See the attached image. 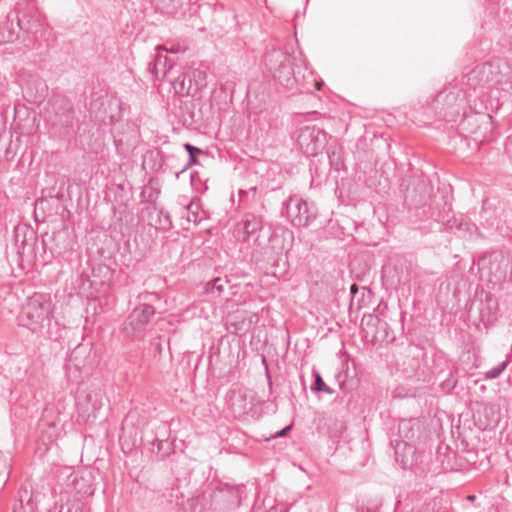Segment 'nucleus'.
Wrapping results in <instances>:
<instances>
[{"mask_svg":"<svg viewBox=\"0 0 512 512\" xmlns=\"http://www.w3.org/2000/svg\"><path fill=\"white\" fill-rule=\"evenodd\" d=\"M464 79L474 96L469 100L472 113L482 114L492 106L491 93L495 89L502 84L512 88V66L505 59L496 58L475 66Z\"/></svg>","mask_w":512,"mask_h":512,"instance_id":"nucleus-1","label":"nucleus"},{"mask_svg":"<svg viewBox=\"0 0 512 512\" xmlns=\"http://www.w3.org/2000/svg\"><path fill=\"white\" fill-rule=\"evenodd\" d=\"M274 56L279 61V66L273 72V79L281 86L289 90H297L300 93L311 92L312 88L320 89L311 71H307L306 67L294 68L293 58L289 54L280 51L274 52L269 54L267 59L271 61Z\"/></svg>","mask_w":512,"mask_h":512,"instance_id":"nucleus-2","label":"nucleus"},{"mask_svg":"<svg viewBox=\"0 0 512 512\" xmlns=\"http://www.w3.org/2000/svg\"><path fill=\"white\" fill-rule=\"evenodd\" d=\"M469 100H474V96L468 87L463 91L456 85H452L437 93L432 101V108L439 118L456 122L463 120L468 111L472 112Z\"/></svg>","mask_w":512,"mask_h":512,"instance_id":"nucleus-3","label":"nucleus"},{"mask_svg":"<svg viewBox=\"0 0 512 512\" xmlns=\"http://www.w3.org/2000/svg\"><path fill=\"white\" fill-rule=\"evenodd\" d=\"M53 314V304L49 294L34 293L24 304L19 315V324L33 333L48 329Z\"/></svg>","mask_w":512,"mask_h":512,"instance_id":"nucleus-4","label":"nucleus"},{"mask_svg":"<svg viewBox=\"0 0 512 512\" xmlns=\"http://www.w3.org/2000/svg\"><path fill=\"white\" fill-rule=\"evenodd\" d=\"M422 432L421 421L417 418L401 419L398 423V436L390 444L394 449L395 459L403 468L413 464L416 452L415 444Z\"/></svg>","mask_w":512,"mask_h":512,"instance_id":"nucleus-5","label":"nucleus"},{"mask_svg":"<svg viewBox=\"0 0 512 512\" xmlns=\"http://www.w3.org/2000/svg\"><path fill=\"white\" fill-rule=\"evenodd\" d=\"M282 213L286 214L294 227H308L316 219L318 210L314 203L293 195L283 202Z\"/></svg>","mask_w":512,"mask_h":512,"instance_id":"nucleus-6","label":"nucleus"},{"mask_svg":"<svg viewBox=\"0 0 512 512\" xmlns=\"http://www.w3.org/2000/svg\"><path fill=\"white\" fill-rule=\"evenodd\" d=\"M226 403L234 417L254 416L260 403L256 393L247 388L230 389L226 395Z\"/></svg>","mask_w":512,"mask_h":512,"instance_id":"nucleus-7","label":"nucleus"},{"mask_svg":"<svg viewBox=\"0 0 512 512\" xmlns=\"http://www.w3.org/2000/svg\"><path fill=\"white\" fill-rule=\"evenodd\" d=\"M327 143V133L316 125H305L297 132V144L307 157L318 155Z\"/></svg>","mask_w":512,"mask_h":512,"instance_id":"nucleus-8","label":"nucleus"},{"mask_svg":"<svg viewBox=\"0 0 512 512\" xmlns=\"http://www.w3.org/2000/svg\"><path fill=\"white\" fill-rule=\"evenodd\" d=\"M363 331L366 337L371 336L373 345H387L395 340V335L387 322L379 317L368 315L362 320Z\"/></svg>","mask_w":512,"mask_h":512,"instance_id":"nucleus-9","label":"nucleus"},{"mask_svg":"<svg viewBox=\"0 0 512 512\" xmlns=\"http://www.w3.org/2000/svg\"><path fill=\"white\" fill-rule=\"evenodd\" d=\"M175 83L180 85V92L195 94L206 86V72L201 69H193L183 76H178Z\"/></svg>","mask_w":512,"mask_h":512,"instance_id":"nucleus-10","label":"nucleus"},{"mask_svg":"<svg viewBox=\"0 0 512 512\" xmlns=\"http://www.w3.org/2000/svg\"><path fill=\"white\" fill-rule=\"evenodd\" d=\"M102 406V396L99 392L88 393L84 400L77 401L78 412L86 421L95 420Z\"/></svg>","mask_w":512,"mask_h":512,"instance_id":"nucleus-11","label":"nucleus"},{"mask_svg":"<svg viewBox=\"0 0 512 512\" xmlns=\"http://www.w3.org/2000/svg\"><path fill=\"white\" fill-rule=\"evenodd\" d=\"M262 228V217L254 213H245L241 221H239L236 226L237 233L243 235L244 241H247L251 237H255L257 239Z\"/></svg>","mask_w":512,"mask_h":512,"instance_id":"nucleus-12","label":"nucleus"},{"mask_svg":"<svg viewBox=\"0 0 512 512\" xmlns=\"http://www.w3.org/2000/svg\"><path fill=\"white\" fill-rule=\"evenodd\" d=\"M174 66L173 59L169 58L167 55L162 54V52L157 51V54L154 56L152 62L149 63V71L154 75V77L158 80H170V74L172 72V68Z\"/></svg>","mask_w":512,"mask_h":512,"instance_id":"nucleus-13","label":"nucleus"},{"mask_svg":"<svg viewBox=\"0 0 512 512\" xmlns=\"http://www.w3.org/2000/svg\"><path fill=\"white\" fill-rule=\"evenodd\" d=\"M155 314V308L150 304H141L133 309L128 317L134 331H140Z\"/></svg>","mask_w":512,"mask_h":512,"instance_id":"nucleus-14","label":"nucleus"},{"mask_svg":"<svg viewBox=\"0 0 512 512\" xmlns=\"http://www.w3.org/2000/svg\"><path fill=\"white\" fill-rule=\"evenodd\" d=\"M62 108L66 111L65 114H61L59 117H56L54 121V125H59L64 129V133H69L74 126L75 123V111L73 104L67 98H62Z\"/></svg>","mask_w":512,"mask_h":512,"instance_id":"nucleus-15","label":"nucleus"},{"mask_svg":"<svg viewBox=\"0 0 512 512\" xmlns=\"http://www.w3.org/2000/svg\"><path fill=\"white\" fill-rule=\"evenodd\" d=\"M225 325L229 333L242 335L249 330L250 322L246 320L243 313L237 312L227 317Z\"/></svg>","mask_w":512,"mask_h":512,"instance_id":"nucleus-16","label":"nucleus"},{"mask_svg":"<svg viewBox=\"0 0 512 512\" xmlns=\"http://www.w3.org/2000/svg\"><path fill=\"white\" fill-rule=\"evenodd\" d=\"M36 505L27 490H19L18 499L13 505V512H35Z\"/></svg>","mask_w":512,"mask_h":512,"instance_id":"nucleus-17","label":"nucleus"},{"mask_svg":"<svg viewBox=\"0 0 512 512\" xmlns=\"http://www.w3.org/2000/svg\"><path fill=\"white\" fill-rule=\"evenodd\" d=\"M163 11L166 15L177 20L184 19L186 15L180 0H165Z\"/></svg>","mask_w":512,"mask_h":512,"instance_id":"nucleus-18","label":"nucleus"},{"mask_svg":"<svg viewBox=\"0 0 512 512\" xmlns=\"http://www.w3.org/2000/svg\"><path fill=\"white\" fill-rule=\"evenodd\" d=\"M201 210L200 200L198 198H193L187 204V210H184L182 217H185L187 222L197 224L201 221V217L199 216V212Z\"/></svg>","mask_w":512,"mask_h":512,"instance_id":"nucleus-19","label":"nucleus"},{"mask_svg":"<svg viewBox=\"0 0 512 512\" xmlns=\"http://www.w3.org/2000/svg\"><path fill=\"white\" fill-rule=\"evenodd\" d=\"M229 284L226 277H216L205 284V292L215 296H221L225 287Z\"/></svg>","mask_w":512,"mask_h":512,"instance_id":"nucleus-20","label":"nucleus"},{"mask_svg":"<svg viewBox=\"0 0 512 512\" xmlns=\"http://www.w3.org/2000/svg\"><path fill=\"white\" fill-rule=\"evenodd\" d=\"M12 25L8 20L0 25V43L13 42L17 39L18 34Z\"/></svg>","mask_w":512,"mask_h":512,"instance_id":"nucleus-21","label":"nucleus"},{"mask_svg":"<svg viewBox=\"0 0 512 512\" xmlns=\"http://www.w3.org/2000/svg\"><path fill=\"white\" fill-rule=\"evenodd\" d=\"M159 194L160 190L150 182L142 188L140 199L145 203H155Z\"/></svg>","mask_w":512,"mask_h":512,"instance_id":"nucleus-22","label":"nucleus"},{"mask_svg":"<svg viewBox=\"0 0 512 512\" xmlns=\"http://www.w3.org/2000/svg\"><path fill=\"white\" fill-rule=\"evenodd\" d=\"M17 26L19 29L24 30L27 33H36L38 32L40 21L38 18H32L31 20L26 19V16L17 17Z\"/></svg>","mask_w":512,"mask_h":512,"instance_id":"nucleus-23","label":"nucleus"},{"mask_svg":"<svg viewBox=\"0 0 512 512\" xmlns=\"http://www.w3.org/2000/svg\"><path fill=\"white\" fill-rule=\"evenodd\" d=\"M314 376V384L311 387V390L316 393H326V394H333V390L326 385L324 380L322 379L321 375L317 371H313Z\"/></svg>","mask_w":512,"mask_h":512,"instance_id":"nucleus-24","label":"nucleus"},{"mask_svg":"<svg viewBox=\"0 0 512 512\" xmlns=\"http://www.w3.org/2000/svg\"><path fill=\"white\" fill-rule=\"evenodd\" d=\"M456 374H457L456 369L449 370L447 377L440 384L443 390L450 392L456 387V385H457V375Z\"/></svg>","mask_w":512,"mask_h":512,"instance_id":"nucleus-25","label":"nucleus"},{"mask_svg":"<svg viewBox=\"0 0 512 512\" xmlns=\"http://www.w3.org/2000/svg\"><path fill=\"white\" fill-rule=\"evenodd\" d=\"M507 361H502L492 369L486 371L483 373L484 379L486 380H493L500 377V375L504 372V370L507 368Z\"/></svg>","mask_w":512,"mask_h":512,"instance_id":"nucleus-26","label":"nucleus"},{"mask_svg":"<svg viewBox=\"0 0 512 512\" xmlns=\"http://www.w3.org/2000/svg\"><path fill=\"white\" fill-rule=\"evenodd\" d=\"M183 147L189 155V161H188L187 166L185 167V169H186L187 167H190V166L198 163V161L196 159V155L202 154L203 151L200 148H198L190 143H185L183 145Z\"/></svg>","mask_w":512,"mask_h":512,"instance_id":"nucleus-27","label":"nucleus"},{"mask_svg":"<svg viewBox=\"0 0 512 512\" xmlns=\"http://www.w3.org/2000/svg\"><path fill=\"white\" fill-rule=\"evenodd\" d=\"M9 465L4 458L0 457V488H3L9 478Z\"/></svg>","mask_w":512,"mask_h":512,"instance_id":"nucleus-28","label":"nucleus"},{"mask_svg":"<svg viewBox=\"0 0 512 512\" xmlns=\"http://www.w3.org/2000/svg\"><path fill=\"white\" fill-rule=\"evenodd\" d=\"M83 481H85V479L83 477H81L80 479H78L77 477L74 478L73 483L75 485V490L77 491V493L82 494V495L93 494V488L91 487V485H87L85 487L78 488V485L80 484V482H83Z\"/></svg>","mask_w":512,"mask_h":512,"instance_id":"nucleus-29","label":"nucleus"},{"mask_svg":"<svg viewBox=\"0 0 512 512\" xmlns=\"http://www.w3.org/2000/svg\"><path fill=\"white\" fill-rule=\"evenodd\" d=\"M159 224L162 226V228L164 229H169L171 228L172 226V222H171V219H170V215L168 212L164 211V210H160L159 211Z\"/></svg>","mask_w":512,"mask_h":512,"instance_id":"nucleus-30","label":"nucleus"},{"mask_svg":"<svg viewBox=\"0 0 512 512\" xmlns=\"http://www.w3.org/2000/svg\"><path fill=\"white\" fill-rule=\"evenodd\" d=\"M463 220H464V217L462 215H460L459 217L453 216L452 219L447 220L446 226H447V228H449L451 230H453V229L460 230L461 226L463 225Z\"/></svg>","mask_w":512,"mask_h":512,"instance_id":"nucleus-31","label":"nucleus"},{"mask_svg":"<svg viewBox=\"0 0 512 512\" xmlns=\"http://www.w3.org/2000/svg\"><path fill=\"white\" fill-rule=\"evenodd\" d=\"M56 117H59L61 114H65V110L62 108V98L57 100L53 105Z\"/></svg>","mask_w":512,"mask_h":512,"instance_id":"nucleus-32","label":"nucleus"},{"mask_svg":"<svg viewBox=\"0 0 512 512\" xmlns=\"http://www.w3.org/2000/svg\"><path fill=\"white\" fill-rule=\"evenodd\" d=\"M292 429V425H288L286 427H284L283 429L277 431L273 436L272 438H280V437H285Z\"/></svg>","mask_w":512,"mask_h":512,"instance_id":"nucleus-33","label":"nucleus"},{"mask_svg":"<svg viewBox=\"0 0 512 512\" xmlns=\"http://www.w3.org/2000/svg\"><path fill=\"white\" fill-rule=\"evenodd\" d=\"M190 201L187 196H179L177 203L183 207V210H187V204H189Z\"/></svg>","mask_w":512,"mask_h":512,"instance_id":"nucleus-34","label":"nucleus"},{"mask_svg":"<svg viewBox=\"0 0 512 512\" xmlns=\"http://www.w3.org/2000/svg\"><path fill=\"white\" fill-rule=\"evenodd\" d=\"M156 50H157V51H160V52L164 51V52H166V53L177 54V53L179 52V47H177V48H174V47H173V48H171L170 50H168V49H166L164 46H162V45H158V46L156 47Z\"/></svg>","mask_w":512,"mask_h":512,"instance_id":"nucleus-35","label":"nucleus"},{"mask_svg":"<svg viewBox=\"0 0 512 512\" xmlns=\"http://www.w3.org/2000/svg\"><path fill=\"white\" fill-rule=\"evenodd\" d=\"M505 149L508 153L512 154V135L507 137L505 141Z\"/></svg>","mask_w":512,"mask_h":512,"instance_id":"nucleus-36","label":"nucleus"},{"mask_svg":"<svg viewBox=\"0 0 512 512\" xmlns=\"http://www.w3.org/2000/svg\"><path fill=\"white\" fill-rule=\"evenodd\" d=\"M49 512H71V509L69 506L61 505L59 510L58 507L55 506L53 510H49Z\"/></svg>","mask_w":512,"mask_h":512,"instance_id":"nucleus-37","label":"nucleus"},{"mask_svg":"<svg viewBox=\"0 0 512 512\" xmlns=\"http://www.w3.org/2000/svg\"><path fill=\"white\" fill-rule=\"evenodd\" d=\"M499 422V418L497 415H493L489 423L484 427L486 429L488 426H495Z\"/></svg>","mask_w":512,"mask_h":512,"instance_id":"nucleus-38","label":"nucleus"},{"mask_svg":"<svg viewBox=\"0 0 512 512\" xmlns=\"http://www.w3.org/2000/svg\"><path fill=\"white\" fill-rule=\"evenodd\" d=\"M327 155H328V158H329V160H330V163L333 165L334 160H335L336 155H337V154H336V152H335V151H330V150H328V151H327Z\"/></svg>","mask_w":512,"mask_h":512,"instance_id":"nucleus-39","label":"nucleus"},{"mask_svg":"<svg viewBox=\"0 0 512 512\" xmlns=\"http://www.w3.org/2000/svg\"><path fill=\"white\" fill-rule=\"evenodd\" d=\"M261 112H263V109H260V110L258 111V110H256V108H255V107L250 106V114H258V113H261Z\"/></svg>","mask_w":512,"mask_h":512,"instance_id":"nucleus-40","label":"nucleus"},{"mask_svg":"<svg viewBox=\"0 0 512 512\" xmlns=\"http://www.w3.org/2000/svg\"><path fill=\"white\" fill-rule=\"evenodd\" d=\"M475 498H476V497H475L474 495H469V496L467 497V499H468L469 501H474V500H475Z\"/></svg>","mask_w":512,"mask_h":512,"instance_id":"nucleus-41","label":"nucleus"},{"mask_svg":"<svg viewBox=\"0 0 512 512\" xmlns=\"http://www.w3.org/2000/svg\"><path fill=\"white\" fill-rule=\"evenodd\" d=\"M488 410H491V411H492V410H493V407H485V408H484V411H485V412H487Z\"/></svg>","mask_w":512,"mask_h":512,"instance_id":"nucleus-42","label":"nucleus"}]
</instances>
